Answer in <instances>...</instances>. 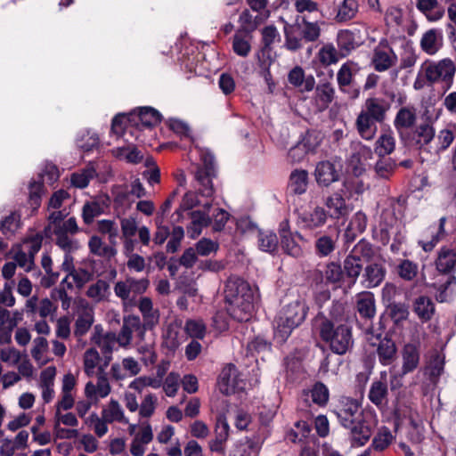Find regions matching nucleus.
Here are the masks:
<instances>
[{
	"label": "nucleus",
	"mask_w": 456,
	"mask_h": 456,
	"mask_svg": "<svg viewBox=\"0 0 456 456\" xmlns=\"http://www.w3.org/2000/svg\"><path fill=\"white\" fill-rule=\"evenodd\" d=\"M226 311L234 320L248 321L254 310V293L250 285L241 278L231 277L225 283Z\"/></svg>",
	"instance_id": "f257e3e1"
},
{
	"label": "nucleus",
	"mask_w": 456,
	"mask_h": 456,
	"mask_svg": "<svg viewBox=\"0 0 456 456\" xmlns=\"http://www.w3.org/2000/svg\"><path fill=\"white\" fill-rule=\"evenodd\" d=\"M307 312L305 302L299 299L285 305L275 318V338L280 343L286 342L292 331L304 322Z\"/></svg>",
	"instance_id": "f03ea898"
},
{
	"label": "nucleus",
	"mask_w": 456,
	"mask_h": 456,
	"mask_svg": "<svg viewBox=\"0 0 456 456\" xmlns=\"http://www.w3.org/2000/svg\"><path fill=\"white\" fill-rule=\"evenodd\" d=\"M91 343L96 346L100 352L95 347L87 349V376L96 365H99L100 369L109 366L112 360L113 346L116 344V333H104L102 325H95L91 336Z\"/></svg>",
	"instance_id": "7ed1b4c3"
},
{
	"label": "nucleus",
	"mask_w": 456,
	"mask_h": 456,
	"mask_svg": "<svg viewBox=\"0 0 456 456\" xmlns=\"http://www.w3.org/2000/svg\"><path fill=\"white\" fill-rule=\"evenodd\" d=\"M319 336L330 351L338 355H344L354 346L352 327L348 324H336L325 320L318 325Z\"/></svg>",
	"instance_id": "20e7f679"
},
{
	"label": "nucleus",
	"mask_w": 456,
	"mask_h": 456,
	"mask_svg": "<svg viewBox=\"0 0 456 456\" xmlns=\"http://www.w3.org/2000/svg\"><path fill=\"white\" fill-rule=\"evenodd\" d=\"M60 174L57 166L52 163L45 165L42 173L38 175V180H32L28 185V202L37 209L41 205V197L44 193V183L53 184L59 179Z\"/></svg>",
	"instance_id": "39448f33"
},
{
	"label": "nucleus",
	"mask_w": 456,
	"mask_h": 456,
	"mask_svg": "<svg viewBox=\"0 0 456 456\" xmlns=\"http://www.w3.org/2000/svg\"><path fill=\"white\" fill-rule=\"evenodd\" d=\"M278 232L280 236V245L282 251L292 257H301L304 252L297 240L303 241L305 239L299 232H291L288 219L280 223Z\"/></svg>",
	"instance_id": "423d86ee"
},
{
	"label": "nucleus",
	"mask_w": 456,
	"mask_h": 456,
	"mask_svg": "<svg viewBox=\"0 0 456 456\" xmlns=\"http://www.w3.org/2000/svg\"><path fill=\"white\" fill-rule=\"evenodd\" d=\"M341 175L342 165L331 160L319 161L314 171L315 182L321 188H328L332 183L338 182Z\"/></svg>",
	"instance_id": "0eeeda50"
},
{
	"label": "nucleus",
	"mask_w": 456,
	"mask_h": 456,
	"mask_svg": "<svg viewBox=\"0 0 456 456\" xmlns=\"http://www.w3.org/2000/svg\"><path fill=\"white\" fill-rule=\"evenodd\" d=\"M422 71L428 85L432 86L449 74L455 72L456 67L449 58H444L439 61L427 60L422 63Z\"/></svg>",
	"instance_id": "6e6552de"
},
{
	"label": "nucleus",
	"mask_w": 456,
	"mask_h": 456,
	"mask_svg": "<svg viewBox=\"0 0 456 456\" xmlns=\"http://www.w3.org/2000/svg\"><path fill=\"white\" fill-rule=\"evenodd\" d=\"M344 428L348 430L351 444L353 446H362L371 437L374 425L371 419L364 415Z\"/></svg>",
	"instance_id": "1a4fd4ad"
},
{
	"label": "nucleus",
	"mask_w": 456,
	"mask_h": 456,
	"mask_svg": "<svg viewBox=\"0 0 456 456\" xmlns=\"http://www.w3.org/2000/svg\"><path fill=\"white\" fill-rule=\"evenodd\" d=\"M133 332H136L141 339L144 338L145 333L141 326L140 317L134 314L124 316L121 330L118 335H116V343L123 347L128 346L132 341Z\"/></svg>",
	"instance_id": "9d476101"
},
{
	"label": "nucleus",
	"mask_w": 456,
	"mask_h": 456,
	"mask_svg": "<svg viewBox=\"0 0 456 456\" xmlns=\"http://www.w3.org/2000/svg\"><path fill=\"white\" fill-rule=\"evenodd\" d=\"M339 232H320L314 242V254L319 258L330 257L338 247Z\"/></svg>",
	"instance_id": "9b49d317"
},
{
	"label": "nucleus",
	"mask_w": 456,
	"mask_h": 456,
	"mask_svg": "<svg viewBox=\"0 0 456 456\" xmlns=\"http://www.w3.org/2000/svg\"><path fill=\"white\" fill-rule=\"evenodd\" d=\"M334 413L343 427L351 425L356 419L364 416L358 401L350 397L342 398L340 406Z\"/></svg>",
	"instance_id": "f8f14e48"
},
{
	"label": "nucleus",
	"mask_w": 456,
	"mask_h": 456,
	"mask_svg": "<svg viewBox=\"0 0 456 456\" xmlns=\"http://www.w3.org/2000/svg\"><path fill=\"white\" fill-rule=\"evenodd\" d=\"M386 275L385 259L379 256L378 260L367 264L363 268L362 282L367 289L376 288L384 281Z\"/></svg>",
	"instance_id": "ddd939ff"
},
{
	"label": "nucleus",
	"mask_w": 456,
	"mask_h": 456,
	"mask_svg": "<svg viewBox=\"0 0 456 456\" xmlns=\"http://www.w3.org/2000/svg\"><path fill=\"white\" fill-rule=\"evenodd\" d=\"M285 43L284 46L290 52H297L303 48L305 37L299 24V16H297L295 22L289 24L285 22L284 28Z\"/></svg>",
	"instance_id": "4468645a"
},
{
	"label": "nucleus",
	"mask_w": 456,
	"mask_h": 456,
	"mask_svg": "<svg viewBox=\"0 0 456 456\" xmlns=\"http://www.w3.org/2000/svg\"><path fill=\"white\" fill-rule=\"evenodd\" d=\"M345 191L346 182L343 183V188L334 191L325 199L324 205L330 211V216L331 218L338 219L347 214V207L344 198Z\"/></svg>",
	"instance_id": "2eb2a0df"
},
{
	"label": "nucleus",
	"mask_w": 456,
	"mask_h": 456,
	"mask_svg": "<svg viewBox=\"0 0 456 456\" xmlns=\"http://www.w3.org/2000/svg\"><path fill=\"white\" fill-rule=\"evenodd\" d=\"M402 373L401 377L413 372L419 366L420 361L419 345L407 343L402 349Z\"/></svg>",
	"instance_id": "dca6fc26"
},
{
	"label": "nucleus",
	"mask_w": 456,
	"mask_h": 456,
	"mask_svg": "<svg viewBox=\"0 0 456 456\" xmlns=\"http://www.w3.org/2000/svg\"><path fill=\"white\" fill-rule=\"evenodd\" d=\"M356 313L365 322H370L376 315V301L373 293L364 291L357 296L355 302Z\"/></svg>",
	"instance_id": "f3484780"
},
{
	"label": "nucleus",
	"mask_w": 456,
	"mask_h": 456,
	"mask_svg": "<svg viewBox=\"0 0 456 456\" xmlns=\"http://www.w3.org/2000/svg\"><path fill=\"white\" fill-rule=\"evenodd\" d=\"M388 387L387 373H380V379L374 380L370 387L368 398L377 407H382L387 403Z\"/></svg>",
	"instance_id": "a211bd4d"
},
{
	"label": "nucleus",
	"mask_w": 456,
	"mask_h": 456,
	"mask_svg": "<svg viewBox=\"0 0 456 456\" xmlns=\"http://www.w3.org/2000/svg\"><path fill=\"white\" fill-rule=\"evenodd\" d=\"M421 50L429 54H436L444 45L443 32L439 28H430L427 30L420 39Z\"/></svg>",
	"instance_id": "6ab92c4d"
},
{
	"label": "nucleus",
	"mask_w": 456,
	"mask_h": 456,
	"mask_svg": "<svg viewBox=\"0 0 456 456\" xmlns=\"http://www.w3.org/2000/svg\"><path fill=\"white\" fill-rule=\"evenodd\" d=\"M376 338L379 340L377 348L379 362L382 365L391 364L396 357L397 348L395 343L387 335L381 338V334H377Z\"/></svg>",
	"instance_id": "aec40b11"
},
{
	"label": "nucleus",
	"mask_w": 456,
	"mask_h": 456,
	"mask_svg": "<svg viewBox=\"0 0 456 456\" xmlns=\"http://www.w3.org/2000/svg\"><path fill=\"white\" fill-rule=\"evenodd\" d=\"M377 120H374L365 112H360L355 119V129L358 134L366 141H371L375 138L378 132Z\"/></svg>",
	"instance_id": "412c9836"
},
{
	"label": "nucleus",
	"mask_w": 456,
	"mask_h": 456,
	"mask_svg": "<svg viewBox=\"0 0 456 456\" xmlns=\"http://www.w3.org/2000/svg\"><path fill=\"white\" fill-rule=\"evenodd\" d=\"M356 32L351 29L339 30L337 35V45L340 58L347 57L352 51L359 46Z\"/></svg>",
	"instance_id": "4be33fe9"
},
{
	"label": "nucleus",
	"mask_w": 456,
	"mask_h": 456,
	"mask_svg": "<svg viewBox=\"0 0 456 456\" xmlns=\"http://www.w3.org/2000/svg\"><path fill=\"white\" fill-rule=\"evenodd\" d=\"M389 104L384 99L370 97L365 101L364 109L361 111L365 112L369 117L382 123L386 119L387 111Z\"/></svg>",
	"instance_id": "5701e85b"
},
{
	"label": "nucleus",
	"mask_w": 456,
	"mask_h": 456,
	"mask_svg": "<svg viewBox=\"0 0 456 456\" xmlns=\"http://www.w3.org/2000/svg\"><path fill=\"white\" fill-rule=\"evenodd\" d=\"M361 70L359 63L348 60L343 63L337 73V81L339 90H346L353 85L354 76Z\"/></svg>",
	"instance_id": "b1692460"
},
{
	"label": "nucleus",
	"mask_w": 456,
	"mask_h": 456,
	"mask_svg": "<svg viewBox=\"0 0 456 456\" xmlns=\"http://www.w3.org/2000/svg\"><path fill=\"white\" fill-rule=\"evenodd\" d=\"M412 311L421 322H428L436 313V305L430 297L419 296L413 301Z\"/></svg>",
	"instance_id": "393cba45"
},
{
	"label": "nucleus",
	"mask_w": 456,
	"mask_h": 456,
	"mask_svg": "<svg viewBox=\"0 0 456 456\" xmlns=\"http://www.w3.org/2000/svg\"><path fill=\"white\" fill-rule=\"evenodd\" d=\"M288 81L295 87H302V92H310L315 86L314 76H305L302 67L295 66L288 74Z\"/></svg>",
	"instance_id": "a878e982"
},
{
	"label": "nucleus",
	"mask_w": 456,
	"mask_h": 456,
	"mask_svg": "<svg viewBox=\"0 0 456 456\" xmlns=\"http://www.w3.org/2000/svg\"><path fill=\"white\" fill-rule=\"evenodd\" d=\"M110 175L111 168L106 160L98 159L87 163V183L90 179L94 178L97 179L101 183H105L109 181Z\"/></svg>",
	"instance_id": "bb28decb"
},
{
	"label": "nucleus",
	"mask_w": 456,
	"mask_h": 456,
	"mask_svg": "<svg viewBox=\"0 0 456 456\" xmlns=\"http://www.w3.org/2000/svg\"><path fill=\"white\" fill-rule=\"evenodd\" d=\"M362 268V264L354 258L351 254H348L342 264V273L345 278V281L349 287L355 284L359 278Z\"/></svg>",
	"instance_id": "cd10ccee"
},
{
	"label": "nucleus",
	"mask_w": 456,
	"mask_h": 456,
	"mask_svg": "<svg viewBox=\"0 0 456 456\" xmlns=\"http://www.w3.org/2000/svg\"><path fill=\"white\" fill-rule=\"evenodd\" d=\"M347 315L346 314L345 304L340 301H333L331 306L329 309L328 315L319 314L317 315V321L319 323H324L325 320L329 321L334 325L338 324H347Z\"/></svg>",
	"instance_id": "c85d7f7f"
},
{
	"label": "nucleus",
	"mask_w": 456,
	"mask_h": 456,
	"mask_svg": "<svg viewBox=\"0 0 456 456\" xmlns=\"http://www.w3.org/2000/svg\"><path fill=\"white\" fill-rule=\"evenodd\" d=\"M237 372L238 370L232 363L223 368L218 378L220 391L223 394L229 395L234 391L237 386Z\"/></svg>",
	"instance_id": "c756f323"
},
{
	"label": "nucleus",
	"mask_w": 456,
	"mask_h": 456,
	"mask_svg": "<svg viewBox=\"0 0 456 456\" xmlns=\"http://www.w3.org/2000/svg\"><path fill=\"white\" fill-rule=\"evenodd\" d=\"M328 216V211L324 208L317 206L311 212L304 214L301 220L305 229L315 230L327 223Z\"/></svg>",
	"instance_id": "7c9ffc66"
},
{
	"label": "nucleus",
	"mask_w": 456,
	"mask_h": 456,
	"mask_svg": "<svg viewBox=\"0 0 456 456\" xmlns=\"http://www.w3.org/2000/svg\"><path fill=\"white\" fill-rule=\"evenodd\" d=\"M416 7L429 21L439 20L445 12L437 0H417Z\"/></svg>",
	"instance_id": "2f4dec72"
},
{
	"label": "nucleus",
	"mask_w": 456,
	"mask_h": 456,
	"mask_svg": "<svg viewBox=\"0 0 456 456\" xmlns=\"http://www.w3.org/2000/svg\"><path fill=\"white\" fill-rule=\"evenodd\" d=\"M436 269L441 273H451L456 266V251L446 247H443L436 261Z\"/></svg>",
	"instance_id": "473e14b6"
},
{
	"label": "nucleus",
	"mask_w": 456,
	"mask_h": 456,
	"mask_svg": "<svg viewBox=\"0 0 456 456\" xmlns=\"http://www.w3.org/2000/svg\"><path fill=\"white\" fill-rule=\"evenodd\" d=\"M354 258H357L359 262L371 263L375 261L376 250L374 246L368 240L362 239L360 240L349 252Z\"/></svg>",
	"instance_id": "72a5a7b5"
},
{
	"label": "nucleus",
	"mask_w": 456,
	"mask_h": 456,
	"mask_svg": "<svg viewBox=\"0 0 456 456\" xmlns=\"http://www.w3.org/2000/svg\"><path fill=\"white\" fill-rule=\"evenodd\" d=\"M97 367V375L98 379L96 385H93L91 382H87V398L91 396L92 394H95L101 397L107 396L110 392V387L107 379V374L105 372V368L100 369L99 365Z\"/></svg>",
	"instance_id": "f704fd0d"
},
{
	"label": "nucleus",
	"mask_w": 456,
	"mask_h": 456,
	"mask_svg": "<svg viewBox=\"0 0 456 456\" xmlns=\"http://www.w3.org/2000/svg\"><path fill=\"white\" fill-rule=\"evenodd\" d=\"M417 116L413 108H401L395 118L394 126L398 133L402 135L403 129L412 127L416 122Z\"/></svg>",
	"instance_id": "c9c22d12"
},
{
	"label": "nucleus",
	"mask_w": 456,
	"mask_h": 456,
	"mask_svg": "<svg viewBox=\"0 0 456 456\" xmlns=\"http://www.w3.org/2000/svg\"><path fill=\"white\" fill-rule=\"evenodd\" d=\"M133 113L138 126L141 124L142 126L151 127L161 121L160 113L151 107H142L139 109L137 113L135 111Z\"/></svg>",
	"instance_id": "e433bc0d"
},
{
	"label": "nucleus",
	"mask_w": 456,
	"mask_h": 456,
	"mask_svg": "<svg viewBox=\"0 0 456 456\" xmlns=\"http://www.w3.org/2000/svg\"><path fill=\"white\" fill-rule=\"evenodd\" d=\"M391 53L392 55L379 48L374 50L371 61L376 71L383 72L395 65L397 61V57L392 50Z\"/></svg>",
	"instance_id": "4c0bfd02"
},
{
	"label": "nucleus",
	"mask_w": 456,
	"mask_h": 456,
	"mask_svg": "<svg viewBox=\"0 0 456 456\" xmlns=\"http://www.w3.org/2000/svg\"><path fill=\"white\" fill-rule=\"evenodd\" d=\"M309 182L308 172L305 169H295L289 175V188L293 193L301 195L306 191Z\"/></svg>",
	"instance_id": "58836bf2"
},
{
	"label": "nucleus",
	"mask_w": 456,
	"mask_h": 456,
	"mask_svg": "<svg viewBox=\"0 0 456 456\" xmlns=\"http://www.w3.org/2000/svg\"><path fill=\"white\" fill-rule=\"evenodd\" d=\"M325 284L341 285L345 283L342 273V265L339 261H330L325 265L324 269Z\"/></svg>",
	"instance_id": "ea45409f"
},
{
	"label": "nucleus",
	"mask_w": 456,
	"mask_h": 456,
	"mask_svg": "<svg viewBox=\"0 0 456 456\" xmlns=\"http://www.w3.org/2000/svg\"><path fill=\"white\" fill-rule=\"evenodd\" d=\"M387 310L395 326H400L410 315L409 305L403 302H390Z\"/></svg>",
	"instance_id": "a19ab883"
},
{
	"label": "nucleus",
	"mask_w": 456,
	"mask_h": 456,
	"mask_svg": "<svg viewBox=\"0 0 456 456\" xmlns=\"http://www.w3.org/2000/svg\"><path fill=\"white\" fill-rule=\"evenodd\" d=\"M299 24L303 32L305 42L313 43L319 39L321 28L318 21H310L306 15L299 16Z\"/></svg>",
	"instance_id": "79ce46f5"
},
{
	"label": "nucleus",
	"mask_w": 456,
	"mask_h": 456,
	"mask_svg": "<svg viewBox=\"0 0 456 456\" xmlns=\"http://www.w3.org/2000/svg\"><path fill=\"white\" fill-rule=\"evenodd\" d=\"M395 148L394 136L388 134H381L375 142L374 152L379 157H385L391 154Z\"/></svg>",
	"instance_id": "37998d69"
},
{
	"label": "nucleus",
	"mask_w": 456,
	"mask_h": 456,
	"mask_svg": "<svg viewBox=\"0 0 456 456\" xmlns=\"http://www.w3.org/2000/svg\"><path fill=\"white\" fill-rule=\"evenodd\" d=\"M316 100L322 108H328L335 97V89L330 82L319 84L315 88Z\"/></svg>",
	"instance_id": "c03bdc74"
},
{
	"label": "nucleus",
	"mask_w": 456,
	"mask_h": 456,
	"mask_svg": "<svg viewBox=\"0 0 456 456\" xmlns=\"http://www.w3.org/2000/svg\"><path fill=\"white\" fill-rule=\"evenodd\" d=\"M358 12L356 0H344L338 7L336 20L338 22L347 21L353 19Z\"/></svg>",
	"instance_id": "a18cd8bd"
},
{
	"label": "nucleus",
	"mask_w": 456,
	"mask_h": 456,
	"mask_svg": "<svg viewBox=\"0 0 456 456\" xmlns=\"http://www.w3.org/2000/svg\"><path fill=\"white\" fill-rule=\"evenodd\" d=\"M184 330L193 339H203L207 327L201 319H189L185 322Z\"/></svg>",
	"instance_id": "49530a36"
},
{
	"label": "nucleus",
	"mask_w": 456,
	"mask_h": 456,
	"mask_svg": "<svg viewBox=\"0 0 456 456\" xmlns=\"http://www.w3.org/2000/svg\"><path fill=\"white\" fill-rule=\"evenodd\" d=\"M259 248L265 252L273 253L278 249L279 240L273 232H259L258 233Z\"/></svg>",
	"instance_id": "de8ad7c7"
},
{
	"label": "nucleus",
	"mask_w": 456,
	"mask_h": 456,
	"mask_svg": "<svg viewBox=\"0 0 456 456\" xmlns=\"http://www.w3.org/2000/svg\"><path fill=\"white\" fill-rule=\"evenodd\" d=\"M318 58L320 62L327 67L338 61L339 51L332 44H326L319 50Z\"/></svg>",
	"instance_id": "09e8293b"
},
{
	"label": "nucleus",
	"mask_w": 456,
	"mask_h": 456,
	"mask_svg": "<svg viewBox=\"0 0 456 456\" xmlns=\"http://www.w3.org/2000/svg\"><path fill=\"white\" fill-rule=\"evenodd\" d=\"M379 160L376 162L374 169L378 176L388 179L389 176L394 173L396 163L395 161L387 157H379Z\"/></svg>",
	"instance_id": "8fccbe9b"
},
{
	"label": "nucleus",
	"mask_w": 456,
	"mask_h": 456,
	"mask_svg": "<svg viewBox=\"0 0 456 456\" xmlns=\"http://www.w3.org/2000/svg\"><path fill=\"white\" fill-rule=\"evenodd\" d=\"M311 394L312 401L322 407L325 406L329 401V389L322 382H316L313 387L309 390Z\"/></svg>",
	"instance_id": "3c124183"
},
{
	"label": "nucleus",
	"mask_w": 456,
	"mask_h": 456,
	"mask_svg": "<svg viewBox=\"0 0 456 456\" xmlns=\"http://www.w3.org/2000/svg\"><path fill=\"white\" fill-rule=\"evenodd\" d=\"M414 134L418 137L416 144L419 149H422L423 146L428 144L434 139L435 129L431 125L425 123L419 125Z\"/></svg>",
	"instance_id": "603ef678"
},
{
	"label": "nucleus",
	"mask_w": 456,
	"mask_h": 456,
	"mask_svg": "<svg viewBox=\"0 0 456 456\" xmlns=\"http://www.w3.org/2000/svg\"><path fill=\"white\" fill-rule=\"evenodd\" d=\"M126 122L134 123V126H138V123L134 118V113L131 112L128 116L125 114H118L112 119L111 131L116 134L126 133L128 130Z\"/></svg>",
	"instance_id": "864d4df0"
},
{
	"label": "nucleus",
	"mask_w": 456,
	"mask_h": 456,
	"mask_svg": "<svg viewBox=\"0 0 456 456\" xmlns=\"http://www.w3.org/2000/svg\"><path fill=\"white\" fill-rule=\"evenodd\" d=\"M397 273L403 280L411 281L418 274V265L409 259H403L397 266Z\"/></svg>",
	"instance_id": "5fc2aeb1"
},
{
	"label": "nucleus",
	"mask_w": 456,
	"mask_h": 456,
	"mask_svg": "<svg viewBox=\"0 0 456 456\" xmlns=\"http://www.w3.org/2000/svg\"><path fill=\"white\" fill-rule=\"evenodd\" d=\"M446 223V217L443 216L439 219V227L436 234L432 235V239L429 241L419 240L418 244L422 248L425 252H430L434 249L436 245L441 240L445 235L444 225Z\"/></svg>",
	"instance_id": "6e6d98bb"
},
{
	"label": "nucleus",
	"mask_w": 456,
	"mask_h": 456,
	"mask_svg": "<svg viewBox=\"0 0 456 456\" xmlns=\"http://www.w3.org/2000/svg\"><path fill=\"white\" fill-rule=\"evenodd\" d=\"M88 246L91 252L98 256L111 257L116 254V249L112 247L103 246L101 238L97 236L91 237Z\"/></svg>",
	"instance_id": "4d7b16f0"
},
{
	"label": "nucleus",
	"mask_w": 456,
	"mask_h": 456,
	"mask_svg": "<svg viewBox=\"0 0 456 456\" xmlns=\"http://www.w3.org/2000/svg\"><path fill=\"white\" fill-rule=\"evenodd\" d=\"M109 284L103 280H98L95 283L89 286L87 289V297H92L99 302L102 300L108 292Z\"/></svg>",
	"instance_id": "13d9d810"
},
{
	"label": "nucleus",
	"mask_w": 456,
	"mask_h": 456,
	"mask_svg": "<svg viewBox=\"0 0 456 456\" xmlns=\"http://www.w3.org/2000/svg\"><path fill=\"white\" fill-rule=\"evenodd\" d=\"M232 49L236 54L242 57L248 56L250 52V44L242 37L240 31H237L233 36Z\"/></svg>",
	"instance_id": "bf43d9fd"
},
{
	"label": "nucleus",
	"mask_w": 456,
	"mask_h": 456,
	"mask_svg": "<svg viewBox=\"0 0 456 456\" xmlns=\"http://www.w3.org/2000/svg\"><path fill=\"white\" fill-rule=\"evenodd\" d=\"M20 225V216L12 213L2 220L0 230L4 235L13 234Z\"/></svg>",
	"instance_id": "052dcab7"
},
{
	"label": "nucleus",
	"mask_w": 456,
	"mask_h": 456,
	"mask_svg": "<svg viewBox=\"0 0 456 456\" xmlns=\"http://www.w3.org/2000/svg\"><path fill=\"white\" fill-rule=\"evenodd\" d=\"M170 235L171 238L167 244V251L175 253L178 250L181 241L183 239V228L182 226H175Z\"/></svg>",
	"instance_id": "680f3d73"
},
{
	"label": "nucleus",
	"mask_w": 456,
	"mask_h": 456,
	"mask_svg": "<svg viewBox=\"0 0 456 456\" xmlns=\"http://www.w3.org/2000/svg\"><path fill=\"white\" fill-rule=\"evenodd\" d=\"M126 281L128 282L131 294H134L131 300H134L137 295L144 293L150 284L149 280L146 278L136 280L134 278L128 277Z\"/></svg>",
	"instance_id": "e2e57ef3"
},
{
	"label": "nucleus",
	"mask_w": 456,
	"mask_h": 456,
	"mask_svg": "<svg viewBox=\"0 0 456 456\" xmlns=\"http://www.w3.org/2000/svg\"><path fill=\"white\" fill-rule=\"evenodd\" d=\"M320 142L321 140L319 138V134L314 131H307L302 137L301 141H299V143L308 151V153L314 152Z\"/></svg>",
	"instance_id": "0e129e2a"
},
{
	"label": "nucleus",
	"mask_w": 456,
	"mask_h": 456,
	"mask_svg": "<svg viewBox=\"0 0 456 456\" xmlns=\"http://www.w3.org/2000/svg\"><path fill=\"white\" fill-rule=\"evenodd\" d=\"M157 231L153 236V242L156 245H162L170 235V230L167 226L163 225V217L157 216L155 219Z\"/></svg>",
	"instance_id": "69168bd1"
},
{
	"label": "nucleus",
	"mask_w": 456,
	"mask_h": 456,
	"mask_svg": "<svg viewBox=\"0 0 456 456\" xmlns=\"http://www.w3.org/2000/svg\"><path fill=\"white\" fill-rule=\"evenodd\" d=\"M123 411L120 405L116 401L110 403L109 408L103 411V418L106 421L111 422L113 420L121 421L123 419Z\"/></svg>",
	"instance_id": "338daca9"
},
{
	"label": "nucleus",
	"mask_w": 456,
	"mask_h": 456,
	"mask_svg": "<svg viewBox=\"0 0 456 456\" xmlns=\"http://www.w3.org/2000/svg\"><path fill=\"white\" fill-rule=\"evenodd\" d=\"M393 436L391 432L387 429L382 433H379L372 441V447L376 451H383L385 450L392 442Z\"/></svg>",
	"instance_id": "774afa93"
}]
</instances>
